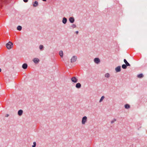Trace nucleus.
<instances>
[{
    "mask_svg": "<svg viewBox=\"0 0 147 147\" xmlns=\"http://www.w3.org/2000/svg\"><path fill=\"white\" fill-rule=\"evenodd\" d=\"M13 43L11 41H9L6 45L7 48L8 49H11L13 47Z\"/></svg>",
    "mask_w": 147,
    "mask_h": 147,
    "instance_id": "1",
    "label": "nucleus"
},
{
    "mask_svg": "<svg viewBox=\"0 0 147 147\" xmlns=\"http://www.w3.org/2000/svg\"><path fill=\"white\" fill-rule=\"evenodd\" d=\"M87 121V117L86 116L83 117L82 119V123L83 125L85 124Z\"/></svg>",
    "mask_w": 147,
    "mask_h": 147,
    "instance_id": "2",
    "label": "nucleus"
},
{
    "mask_svg": "<svg viewBox=\"0 0 147 147\" xmlns=\"http://www.w3.org/2000/svg\"><path fill=\"white\" fill-rule=\"evenodd\" d=\"M71 81L72 82L74 83H76L78 81V79L76 76H73L71 79Z\"/></svg>",
    "mask_w": 147,
    "mask_h": 147,
    "instance_id": "3",
    "label": "nucleus"
},
{
    "mask_svg": "<svg viewBox=\"0 0 147 147\" xmlns=\"http://www.w3.org/2000/svg\"><path fill=\"white\" fill-rule=\"evenodd\" d=\"M77 57L76 56H73L71 59V62L73 63L76 62L77 59Z\"/></svg>",
    "mask_w": 147,
    "mask_h": 147,
    "instance_id": "4",
    "label": "nucleus"
},
{
    "mask_svg": "<svg viewBox=\"0 0 147 147\" xmlns=\"http://www.w3.org/2000/svg\"><path fill=\"white\" fill-rule=\"evenodd\" d=\"M69 21L70 23H73L75 21V19L73 17H70L69 18Z\"/></svg>",
    "mask_w": 147,
    "mask_h": 147,
    "instance_id": "5",
    "label": "nucleus"
},
{
    "mask_svg": "<svg viewBox=\"0 0 147 147\" xmlns=\"http://www.w3.org/2000/svg\"><path fill=\"white\" fill-rule=\"evenodd\" d=\"M94 62L96 64H98L100 62V60L98 58H96L94 59Z\"/></svg>",
    "mask_w": 147,
    "mask_h": 147,
    "instance_id": "6",
    "label": "nucleus"
},
{
    "mask_svg": "<svg viewBox=\"0 0 147 147\" xmlns=\"http://www.w3.org/2000/svg\"><path fill=\"white\" fill-rule=\"evenodd\" d=\"M32 61L34 63L36 64L38 63L40 61V60L39 59L36 58H34L33 59Z\"/></svg>",
    "mask_w": 147,
    "mask_h": 147,
    "instance_id": "7",
    "label": "nucleus"
},
{
    "mask_svg": "<svg viewBox=\"0 0 147 147\" xmlns=\"http://www.w3.org/2000/svg\"><path fill=\"white\" fill-rule=\"evenodd\" d=\"M115 70L117 72H119L121 71V67L120 66H118L115 68Z\"/></svg>",
    "mask_w": 147,
    "mask_h": 147,
    "instance_id": "8",
    "label": "nucleus"
},
{
    "mask_svg": "<svg viewBox=\"0 0 147 147\" xmlns=\"http://www.w3.org/2000/svg\"><path fill=\"white\" fill-rule=\"evenodd\" d=\"M67 18L65 17H64L63 18L62 22L63 24H65L67 23Z\"/></svg>",
    "mask_w": 147,
    "mask_h": 147,
    "instance_id": "9",
    "label": "nucleus"
},
{
    "mask_svg": "<svg viewBox=\"0 0 147 147\" xmlns=\"http://www.w3.org/2000/svg\"><path fill=\"white\" fill-rule=\"evenodd\" d=\"M81 86L82 85L80 83H78L76 84L75 86L76 88L79 89L81 88Z\"/></svg>",
    "mask_w": 147,
    "mask_h": 147,
    "instance_id": "10",
    "label": "nucleus"
},
{
    "mask_svg": "<svg viewBox=\"0 0 147 147\" xmlns=\"http://www.w3.org/2000/svg\"><path fill=\"white\" fill-rule=\"evenodd\" d=\"M22 67L23 69H26L28 67V65L26 63H24L22 65Z\"/></svg>",
    "mask_w": 147,
    "mask_h": 147,
    "instance_id": "11",
    "label": "nucleus"
},
{
    "mask_svg": "<svg viewBox=\"0 0 147 147\" xmlns=\"http://www.w3.org/2000/svg\"><path fill=\"white\" fill-rule=\"evenodd\" d=\"M123 61L125 63V64L126 65V66H131L130 64L125 59H124Z\"/></svg>",
    "mask_w": 147,
    "mask_h": 147,
    "instance_id": "12",
    "label": "nucleus"
},
{
    "mask_svg": "<svg viewBox=\"0 0 147 147\" xmlns=\"http://www.w3.org/2000/svg\"><path fill=\"white\" fill-rule=\"evenodd\" d=\"M23 113V110L21 109H20V110H19L18 111V115L19 116H21L22 115Z\"/></svg>",
    "mask_w": 147,
    "mask_h": 147,
    "instance_id": "13",
    "label": "nucleus"
},
{
    "mask_svg": "<svg viewBox=\"0 0 147 147\" xmlns=\"http://www.w3.org/2000/svg\"><path fill=\"white\" fill-rule=\"evenodd\" d=\"M39 48L40 51H42L44 50V47L43 45H40L39 46Z\"/></svg>",
    "mask_w": 147,
    "mask_h": 147,
    "instance_id": "14",
    "label": "nucleus"
},
{
    "mask_svg": "<svg viewBox=\"0 0 147 147\" xmlns=\"http://www.w3.org/2000/svg\"><path fill=\"white\" fill-rule=\"evenodd\" d=\"M38 1H34V3L33 4V6L34 7H36L38 6Z\"/></svg>",
    "mask_w": 147,
    "mask_h": 147,
    "instance_id": "15",
    "label": "nucleus"
},
{
    "mask_svg": "<svg viewBox=\"0 0 147 147\" xmlns=\"http://www.w3.org/2000/svg\"><path fill=\"white\" fill-rule=\"evenodd\" d=\"M124 107L125 109H128L130 108V106L128 104H126L125 105Z\"/></svg>",
    "mask_w": 147,
    "mask_h": 147,
    "instance_id": "16",
    "label": "nucleus"
},
{
    "mask_svg": "<svg viewBox=\"0 0 147 147\" xmlns=\"http://www.w3.org/2000/svg\"><path fill=\"white\" fill-rule=\"evenodd\" d=\"M59 54L61 57H63V51L61 50L59 52Z\"/></svg>",
    "mask_w": 147,
    "mask_h": 147,
    "instance_id": "17",
    "label": "nucleus"
},
{
    "mask_svg": "<svg viewBox=\"0 0 147 147\" xmlns=\"http://www.w3.org/2000/svg\"><path fill=\"white\" fill-rule=\"evenodd\" d=\"M144 76L142 74H140L137 75V77L139 78H142Z\"/></svg>",
    "mask_w": 147,
    "mask_h": 147,
    "instance_id": "18",
    "label": "nucleus"
},
{
    "mask_svg": "<svg viewBox=\"0 0 147 147\" xmlns=\"http://www.w3.org/2000/svg\"><path fill=\"white\" fill-rule=\"evenodd\" d=\"M17 30L19 31H20L22 29V27L20 26H18L17 27Z\"/></svg>",
    "mask_w": 147,
    "mask_h": 147,
    "instance_id": "19",
    "label": "nucleus"
},
{
    "mask_svg": "<svg viewBox=\"0 0 147 147\" xmlns=\"http://www.w3.org/2000/svg\"><path fill=\"white\" fill-rule=\"evenodd\" d=\"M127 66H126V65L125 64H123L122 65V67L123 69H126Z\"/></svg>",
    "mask_w": 147,
    "mask_h": 147,
    "instance_id": "20",
    "label": "nucleus"
},
{
    "mask_svg": "<svg viewBox=\"0 0 147 147\" xmlns=\"http://www.w3.org/2000/svg\"><path fill=\"white\" fill-rule=\"evenodd\" d=\"M76 26L75 24H73L70 27V28H76Z\"/></svg>",
    "mask_w": 147,
    "mask_h": 147,
    "instance_id": "21",
    "label": "nucleus"
},
{
    "mask_svg": "<svg viewBox=\"0 0 147 147\" xmlns=\"http://www.w3.org/2000/svg\"><path fill=\"white\" fill-rule=\"evenodd\" d=\"M110 77V74L109 73H107L105 74V77L107 78H109Z\"/></svg>",
    "mask_w": 147,
    "mask_h": 147,
    "instance_id": "22",
    "label": "nucleus"
},
{
    "mask_svg": "<svg viewBox=\"0 0 147 147\" xmlns=\"http://www.w3.org/2000/svg\"><path fill=\"white\" fill-rule=\"evenodd\" d=\"M104 98H105V97H104V96H102L101 97V98H100V100H99V102H101L103 100V99Z\"/></svg>",
    "mask_w": 147,
    "mask_h": 147,
    "instance_id": "23",
    "label": "nucleus"
},
{
    "mask_svg": "<svg viewBox=\"0 0 147 147\" xmlns=\"http://www.w3.org/2000/svg\"><path fill=\"white\" fill-rule=\"evenodd\" d=\"M33 145H32V147H36V143L35 142H34L33 143Z\"/></svg>",
    "mask_w": 147,
    "mask_h": 147,
    "instance_id": "24",
    "label": "nucleus"
},
{
    "mask_svg": "<svg viewBox=\"0 0 147 147\" xmlns=\"http://www.w3.org/2000/svg\"><path fill=\"white\" fill-rule=\"evenodd\" d=\"M116 121V119L115 118H114L113 119V120H112L111 121V123L112 124L114 123L115 121Z\"/></svg>",
    "mask_w": 147,
    "mask_h": 147,
    "instance_id": "25",
    "label": "nucleus"
},
{
    "mask_svg": "<svg viewBox=\"0 0 147 147\" xmlns=\"http://www.w3.org/2000/svg\"><path fill=\"white\" fill-rule=\"evenodd\" d=\"M23 0V1L25 3L27 2L28 1V0Z\"/></svg>",
    "mask_w": 147,
    "mask_h": 147,
    "instance_id": "26",
    "label": "nucleus"
},
{
    "mask_svg": "<svg viewBox=\"0 0 147 147\" xmlns=\"http://www.w3.org/2000/svg\"><path fill=\"white\" fill-rule=\"evenodd\" d=\"M79 33V32L78 31H77L76 32V34H78Z\"/></svg>",
    "mask_w": 147,
    "mask_h": 147,
    "instance_id": "27",
    "label": "nucleus"
},
{
    "mask_svg": "<svg viewBox=\"0 0 147 147\" xmlns=\"http://www.w3.org/2000/svg\"><path fill=\"white\" fill-rule=\"evenodd\" d=\"M9 116V115L8 114H7L6 115H5V117H8V116Z\"/></svg>",
    "mask_w": 147,
    "mask_h": 147,
    "instance_id": "28",
    "label": "nucleus"
},
{
    "mask_svg": "<svg viewBox=\"0 0 147 147\" xmlns=\"http://www.w3.org/2000/svg\"><path fill=\"white\" fill-rule=\"evenodd\" d=\"M1 69L0 68V72H1Z\"/></svg>",
    "mask_w": 147,
    "mask_h": 147,
    "instance_id": "29",
    "label": "nucleus"
}]
</instances>
